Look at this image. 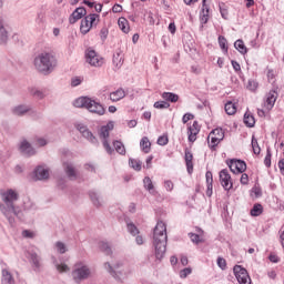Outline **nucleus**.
I'll return each instance as SVG.
<instances>
[{
    "label": "nucleus",
    "mask_w": 284,
    "mask_h": 284,
    "mask_svg": "<svg viewBox=\"0 0 284 284\" xmlns=\"http://www.w3.org/2000/svg\"><path fill=\"white\" fill-rule=\"evenodd\" d=\"M197 233H190L189 236L192 243L199 245V243H205V236H203L204 232L201 229H196Z\"/></svg>",
    "instance_id": "nucleus-20"
},
{
    "label": "nucleus",
    "mask_w": 284,
    "mask_h": 284,
    "mask_svg": "<svg viewBox=\"0 0 284 284\" xmlns=\"http://www.w3.org/2000/svg\"><path fill=\"white\" fill-rule=\"evenodd\" d=\"M252 193L254 194L255 199H258L260 196L263 195V191L258 186H254L252 189Z\"/></svg>",
    "instance_id": "nucleus-53"
},
{
    "label": "nucleus",
    "mask_w": 284,
    "mask_h": 284,
    "mask_svg": "<svg viewBox=\"0 0 284 284\" xmlns=\"http://www.w3.org/2000/svg\"><path fill=\"white\" fill-rule=\"evenodd\" d=\"M55 246L60 254H65V244L62 242H57Z\"/></svg>",
    "instance_id": "nucleus-54"
},
{
    "label": "nucleus",
    "mask_w": 284,
    "mask_h": 284,
    "mask_svg": "<svg viewBox=\"0 0 284 284\" xmlns=\"http://www.w3.org/2000/svg\"><path fill=\"white\" fill-rule=\"evenodd\" d=\"M199 132H201V125H199L197 121H194L193 124L189 125L187 134L190 143H194V141H196Z\"/></svg>",
    "instance_id": "nucleus-15"
},
{
    "label": "nucleus",
    "mask_w": 284,
    "mask_h": 284,
    "mask_svg": "<svg viewBox=\"0 0 284 284\" xmlns=\"http://www.w3.org/2000/svg\"><path fill=\"white\" fill-rule=\"evenodd\" d=\"M36 181H45L50 178V171L43 166H38L34 171Z\"/></svg>",
    "instance_id": "nucleus-17"
},
{
    "label": "nucleus",
    "mask_w": 284,
    "mask_h": 284,
    "mask_svg": "<svg viewBox=\"0 0 284 284\" xmlns=\"http://www.w3.org/2000/svg\"><path fill=\"white\" fill-rule=\"evenodd\" d=\"M170 143V140L168 139V135H161L158 139V145H168Z\"/></svg>",
    "instance_id": "nucleus-51"
},
{
    "label": "nucleus",
    "mask_w": 284,
    "mask_h": 284,
    "mask_svg": "<svg viewBox=\"0 0 284 284\" xmlns=\"http://www.w3.org/2000/svg\"><path fill=\"white\" fill-rule=\"evenodd\" d=\"M14 114H17L18 116H21L22 114H26V112H28V108L23 106V105H20V106H17L14 110H13Z\"/></svg>",
    "instance_id": "nucleus-44"
},
{
    "label": "nucleus",
    "mask_w": 284,
    "mask_h": 284,
    "mask_svg": "<svg viewBox=\"0 0 284 284\" xmlns=\"http://www.w3.org/2000/svg\"><path fill=\"white\" fill-rule=\"evenodd\" d=\"M220 12H221L222 19H227V17H230V12L225 7L220 6Z\"/></svg>",
    "instance_id": "nucleus-57"
},
{
    "label": "nucleus",
    "mask_w": 284,
    "mask_h": 284,
    "mask_svg": "<svg viewBox=\"0 0 284 284\" xmlns=\"http://www.w3.org/2000/svg\"><path fill=\"white\" fill-rule=\"evenodd\" d=\"M264 165L266 168H272V152L267 151L266 156L264 159Z\"/></svg>",
    "instance_id": "nucleus-46"
},
{
    "label": "nucleus",
    "mask_w": 284,
    "mask_h": 284,
    "mask_svg": "<svg viewBox=\"0 0 284 284\" xmlns=\"http://www.w3.org/2000/svg\"><path fill=\"white\" fill-rule=\"evenodd\" d=\"M38 72H52L57 68V58L52 53L42 52L34 59Z\"/></svg>",
    "instance_id": "nucleus-3"
},
{
    "label": "nucleus",
    "mask_w": 284,
    "mask_h": 284,
    "mask_svg": "<svg viewBox=\"0 0 284 284\" xmlns=\"http://www.w3.org/2000/svg\"><path fill=\"white\" fill-rule=\"evenodd\" d=\"M72 276L75 283H81V281H85L90 276V268L85 265H77V268L72 272Z\"/></svg>",
    "instance_id": "nucleus-11"
},
{
    "label": "nucleus",
    "mask_w": 284,
    "mask_h": 284,
    "mask_svg": "<svg viewBox=\"0 0 284 284\" xmlns=\"http://www.w3.org/2000/svg\"><path fill=\"white\" fill-rule=\"evenodd\" d=\"M225 139V133L223 132V129H214L210 132L207 136L209 141V148L213 151H216V146L221 141Z\"/></svg>",
    "instance_id": "nucleus-8"
},
{
    "label": "nucleus",
    "mask_w": 284,
    "mask_h": 284,
    "mask_svg": "<svg viewBox=\"0 0 284 284\" xmlns=\"http://www.w3.org/2000/svg\"><path fill=\"white\" fill-rule=\"evenodd\" d=\"M263 214V205L262 204H254L253 209L251 210V216H261Z\"/></svg>",
    "instance_id": "nucleus-36"
},
{
    "label": "nucleus",
    "mask_w": 284,
    "mask_h": 284,
    "mask_svg": "<svg viewBox=\"0 0 284 284\" xmlns=\"http://www.w3.org/2000/svg\"><path fill=\"white\" fill-rule=\"evenodd\" d=\"M20 152H22V154H27V156H33V154H37L34 149L32 148V144H30V142H28L27 140H23L21 142Z\"/></svg>",
    "instance_id": "nucleus-19"
},
{
    "label": "nucleus",
    "mask_w": 284,
    "mask_h": 284,
    "mask_svg": "<svg viewBox=\"0 0 284 284\" xmlns=\"http://www.w3.org/2000/svg\"><path fill=\"white\" fill-rule=\"evenodd\" d=\"M277 99L278 93L275 90H271L268 93H266L264 99V106L266 108V110H272Z\"/></svg>",
    "instance_id": "nucleus-14"
},
{
    "label": "nucleus",
    "mask_w": 284,
    "mask_h": 284,
    "mask_svg": "<svg viewBox=\"0 0 284 284\" xmlns=\"http://www.w3.org/2000/svg\"><path fill=\"white\" fill-rule=\"evenodd\" d=\"M246 88L251 92H256L258 90V82L256 80H248Z\"/></svg>",
    "instance_id": "nucleus-40"
},
{
    "label": "nucleus",
    "mask_w": 284,
    "mask_h": 284,
    "mask_svg": "<svg viewBox=\"0 0 284 284\" xmlns=\"http://www.w3.org/2000/svg\"><path fill=\"white\" fill-rule=\"evenodd\" d=\"M241 183H242V185H247V183H250V176L247 175V173H243L242 175H241Z\"/></svg>",
    "instance_id": "nucleus-59"
},
{
    "label": "nucleus",
    "mask_w": 284,
    "mask_h": 284,
    "mask_svg": "<svg viewBox=\"0 0 284 284\" xmlns=\"http://www.w3.org/2000/svg\"><path fill=\"white\" fill-rule=\"evenodd\" d=\"M164 187L168 192H172L174 190V183L168 180L164 182Z\"/></svg>",
    "instance_id": "nucleus-56"
},
{
    "label": "nucleus",
    "mask_w": 284,
    "mask_h": 284,
    "mask_svg": "<svg viewBox=\"0 0 284 284\" xmlns=\"http://www.w3.org/2000/svg\"><path fill=\"white\" fill-rule=\"evenodd\" d=\"M88 14V11L83 7L77 8L69 18V23L74 24L79 19H83Z\"/></svg>",
    "instance_id": "nucleus-16"
},
{
    "label": "nucleus",
    "mask_w": 284,
    "mask_h": 284,
    "mask_svg": "<svg viewBox=\"0 0 284 284\" xmlns=\"http://www.w3.org/2000/svg\"><path fill=\"white\" fill-rule=\"evenodd\" d=\"M268 260L271 261V263H278V261H280L278 255H276V254H271L268 256Z\"/></svg>",
    "instance_id": "nucleus-63"
},
{
    "label": "nucleus",
    "mask_w": 284,
    "mask_h": 284,
    "mask_svg": "<svg viewBox=\"0 0 284 284\" xmlns=\"http://www.w3.org/2000/svg\"><path fill=\"white\" fill-rule=\"evenodd\" d=\"M231 64H232L233 70H234L235 72H241V64H240L236 60H232V61H231Z\"/></svg>",
    "instance_id": "nucleus-60"
},
{
    "label": "nucleus",
    "mask_w": 284,
    "mask_h": 284,
    "mask_svg": "<svg viewBox=\"0 0 284 284\" xmlns=\"http://www.w3.org/2000/svg\"><path fill=\"white\" fill-rule=\"evenodd\" d=\"M100 250L105 252V254H112V250L110 248V244L106 242H100Z\"/></svg>",
    "instance_id": "nucleus-42"
},
{
    "label": "nucleus",
    "mask_w": 284,
    "mask_h": 284,
    "mask_svg": "<svg viewBox=\"0 0 284 284\" xmlns=\"http://www.w3.org/2000/svg\"><path fill=\"white\" fill-rule=\"evenodd\" d=\"M184 160H185V164H186V169H187L189 174H192V172H194V162H193L194 161V155L187 149H185Z\"/></svg>",
    "instance_id": "nucleus-18"
},
{
    "label": "nucleus",
    "mask_w": 284,
    "mask_h": 284,
    "mask_svg": "<svg viewBox=\"0 0 284 284\" xmlns=\"http://www.w3.org/2000/svg\"><path fill=\"white\" fill-rule=\"evenodd\" d=\"M113 145L115 148V151L118 154H121L122 156H125V145L121 141H114Z\"/></svg>",
    "instance_id": "nucleus-37"
},
{
    "label": "nucleus",
    "mask_w": 284,
    "mask_h": 284,
    "mask_svg": "<svg viewBox=\"0 0 284 284\" xmlns=\"http://www.w3.org/2000/svg\"><path fill=\"white\" fill-rule=\"evenodd\" d=\"M234 276L237 278L240 284H252V278L247 270L243 268L241 265H235L233 267Z\"/></svg>",
    "instance_id": "nucleus-10"
},
{
    "label": "nucleus",
    "mask_w": 284,
    "mask_h": 284,
    "mask_svg": "<svg viewBox=\"0 0 284 284\" xmlns=\"http://www.w3.org/2000/svg\"><path fill=\"white\" fill-rule=\"evenodd\" d=\"M162 99H164V101H170L171 103H176V101H179V95L172 92H163Z\"/></svg>",
    "instance_id": "nucleus-28"
},
{
    "label": "nucleus",
    "mask_w": 284,
    "mask_h": 284,
    "mask_svg": "<svg viewBox=\"0 0 284 284\" xmlns=\"http://www.w3.org/2000/svg\"><path fill=\"white\" fill-rule=\"evenodd\" d=\"M220 183L222 187L227 191L234 187V184L232 183V175H230V171H227V169L220 171Z\"/></svg>",
    "instance_id": "nucleus-13"
},
{
    "label": "nucleus",
    "mask_w": 284,
    "mask_h": 284,
    "mask_svg": "<svg viewBox=\"0 0 284 284\" xmlns=\"http://www.w3.org/2000/svg\"><path fill=\"white\" fill-rule=\"evenodd\" d=\"M278 169L281 174H284V159L278 161Z\"/></svg>",
    "instance_id": "nucleus-64"
},
{
    "label": "nucleus",
    "mask_w": 284,
    "mask_h": 284,
    "mask_svg": "<svg viewBox=\"0 0 284 284\" xmlns=\"http://www.w3.org/2000/svg\"><path fill=\"white\" fill-rule=\"evenodd\" d=\"M104 267L108 270L111 276H113V278L121 281V283H123L125 278L132 274L130 264L123 262H119L114 266H112L110 263H105Z\"/></svg>",
    "instance_id": "nucleus-5"
},
{
    "label": "nucleus",
    "mask_w": 284,
    "mask_h": 284,
    "mask_svg": "<svg viewBox=\"0 0 284 284\" xmlns=\"http://www.w3.org/2000/svg\"><path fill=\"white\" fill-rule=\"evenodd\" d=\"M252 148L254 154H261V148L258 146V142L252 140Z\"/></svg>",
    "instance_id": "nucleus-58"
},
{
    "label": "nucleus",
    "mask_w": 284,
    "mask_h": 284,
    "mask_svg": "<svg viewBox=\"0 0 284 284\" xmlns=\"http://www.w3.org/2000/svg\"><path fill=\"white\" fill-rule=\"evenodd\" d=\"M266 77L268 83H276V72L274 71V69H267Z\"/></svg>",
    "instance_id": "nucleus-39"
},
{
    "label": "nucleus",
    "mask_w": 284,
    "mask_h": 284,
    "mask_svg": "<svg viewBox=\"0 0 284 284\" xmlns=\"http://www.w3.org/2000/svg\"><path fill=\"white\" fill-rule=\"evenodd\" d=\"M118 26H119L120 30H122L124 32V34H128V32H130V22H128V19H125L123 17L119 18Z\"/></svg>",
    "instance_id": "nucleus-25"
},
{
    "label": "nucleus",
    "mask_w": 284,
    "mask_h": 284,
    "mask_svg": "<svg viewBox=\"0 0 284 284\" xmlns=\"http://www.w3.org/2000/svg\"><path fill=\"white\" fill-rule=\"evenodd\" d=\"M55 267L60 274H63V272H70V266L67 264H58Z\"/></svg>",
    "instance_id": "nucleus-47"
},
{
    "label": "nucleus",
    "mask_w": 284,
    "mask_h": 284,
    "mask_svg": "<svg viewBox=\"0 0 284 284\" xmlns=\"http://www.w3.org/2000/svg\"><path fill=\"white\" fill-rule=\"evenodd\" d=\"M227 165L233 174H243L247 170V164L241 160H230Z\"/></svg>",
    "instance_id": "nucleus-12"
},
{
    "label": "nucleus",
    "mask_w": 284,
    "mask_h": 284,
    "mask_svg": "<svg viewBox=\"0 0 284 284\" xmlns=\"http://www.w3.org/2000/svg\"><path fill=\"white\" fill-rule=\"evenodd\" d=\"M224 110H225L226 114L232 116L236 112V104H234L232 101H229V102H226Z\"/></svg>",
    "instance_id": "nucleus-33"
},
{
    "label": "nucleus",
    "mask_w": 284,
    "mask_h": 284,
    "mask_svg": "<svg viewBox=\"0 0 284 284\" xmlns=\"http://www.w3.org/2000/svg\"><path fill=\"white\" fill-rule=\"evenodd\" d=\"M30 262L33 264L36 270H39V267H41V262L39 260V255H37L36 253L30 254Z\"/></svg>",
    "instance_id": "nucleus-38"
},
{
    "label": "nucleus",
    "mask_w": 284,
    "mask_h": 284,
    "mask_svg": "<svg viewBox=\"0 0 284 284\" xmlns=\"http://www.w3.org/2000/svg\"><path fill=\"white\" fill-rule=\"evenodd\" d=\"M83 135L89 139V141H91V143H97V138L94 136V134H92V132L85 130L83 131Z\"/></svg>",
    "instance_id": "nucleus-48"
},
{
    "label": "nucleus",
    "mask_w": 284,
    "mask_h": 284,
    "mask_svg": "<svg viewBox=\"0 0 284 284\" xmlns=\"http://www.w3.org/2000/svg\"><path fill=\"white\" fill-rule=\"evenodd\" d=\"M128 232H130V234H132V236H136V234H139V229L133 223H129Z\"/></svg>",
    "instance_id": "nucleus-43"
},
{
    "label": "nucleus",
    "mask_w": 284,
    "mask_h": 284,
    "mask_svg": "<svg viewBox=\"0 0 284 284\" xmlns=\"http://www.w3.org/2000/svg\"><path fill=\"white\" fill-rule=\"evenodd\" d=\"M36 145H37L38 148H43V145H48V141H45V139L38 138Z\"/></svg>",
    "instance_id": "nucleus-62"
},
{
    "label": "nucleus",
    "mask_w": 284,
    "mask_h": 284,
    "mask_svg": "<svg viewBox=\"0 0 284 284\" xmlns=\"http://www.w3.org/2000/svg\"><path fill=\"white\" fill-rule=\"evenodd\" d=\"M97 23H99V14L91 13V14L87 16L81 21V26H80L81 33L88 34V32H90V30H92V28H94V26H97Z\"/></svg>",
    "instance_id": "nucleus-7"
},
{
    "label": "nucleus",
    "mask_w": 284,
    "mask_h": 284,
    "mask_svg": "<svg viewBox=\"0 0 284 284\" xmlns=\"http://www.w3.org/2000/svg\"><path fill=\"white\" fill-rule=\"evenodd\" d=\"M22 236H24V239H34V232L24 230Z\"/></svg>",
    "instance_id": "nucleus-61"
},
{
    "label": "nucleus",
    "mask_w": 284,
    "mask_h": 284,
    "mask_svg": "<svg viewBox=\"0 0 284 284\" xmlns=\"http://www.w3.org/2000/svg\"><path fill=\"white\" fill-rule=\"evenodd\" d=\"M217 41H219V45H220L221 50L223 51V53L227 54V50H229L227 39H225V37H223V36H220Z\"/></svg>",
    "instance_id": "nucleus-34"
},
{
    "label": "nucleus",
    "mask_w": 284,
    "mask_h": 284,
    "mask_svg": "<svg viewBox=\"0 0 284 284\" xmlns=\"http://www.w3.org/2000/svg\"><path fill=\"white\" fill-rule=\"evenodd\" d=\"M234 48L237 49L241 54H247V47H245V42H243V40H236Z\"/></svg>",
    "instance_id": "nucleus-29"
},
{
    "label": "nucleus",
    "mask_w": 284,
    "mask_h": 284,
    "mask_svg": "<svg viewBox=\"0 0 284 284\" xmlns=\"http://www.w3.org/2000/svg\"><path fill=\"white\" fill-rule=\"evenodd\" d=\"M64 170L70 179H77V171L70 163H64Z\"/></svg>",
    "instance_id": "nucleus-32"
},
{
    "label": "nucleus",
    "mask_w": 284,
    "mask_h": 284,
    "mask_svg": "<svg viewBox=\"0 0 284 284\" xmlns=\"http://www.w3.org/2000/svg\"><path fill=\"white\" fill-rule=\"evenodd\" d=\"M2 284H14V277L8 270H2Z\"/></svg>",
    "instance_id": "nucleus-27"
},
{
    "label": "nucleus",
    "mask_w": 284,
    "mask_h": 284,
    "mask_svg": "<svg viewBox=\"0 0 284 284\" xmlns=\"http://www.w3.org/2000/svg\"><path fill=\"white\" fill-rule=\"evenodd\" d=\"M153 245L155 247L156 258H162L165 255L168 247V225L165 222L159 221L153 232Z\"/></svg>",
    "instance_id": "nucleus-1"
},
{
    "label": "nucleus",
    "mask_w": 284,
    "mask_h": 284,
    "mask_svg": "<svg viewBox=\"0 0 284 284\" xmlns=\"http://www.w3.org/2000/svg\"><path fill=\"white\" fill-rule=\"evenodd\" d=\"M74 108H84L89 110L92 114H98V116H103L105 114V108L103 105L88 97L78 98L73 102Z\"/></svg>",
    "instance_id": "nucleus-4"
},
{
    "label": "nucleus",
    "mask_w": 284,
    "mask_h": 284,
    "mask_svg": "<svg viewBox=\"0 0 284 284\" xmlns=\"http://www.w3.org/2000/svg\"><path fill=\"white\" fill-rule=\"evenodd\" d=\"M244 123H245V125H247V128H254L256 120L254 119V115L246 112L244 114Z\"/></svg>",
    "instance_id": "nucleus-31"
},
{
    "label": "nucleus",
    "mask_w": 284,
    "mask_h": 284,
    "mask_svg": "<svg viewBox=\"0 0 284 284\" xmlns=\"http://www.w3.org/2000/svg\"><path fill=\"white\" fill-rule=\"evenodd\" d=\"M0 39L2 43H6V41H8V32H6V29L1 24H0Z\"/></svg>",
    "instance_id": "nucleus-45"
},
{
    "label": "nucleus",
    "mask_w": 284,
    "mask_h": 284,
    "mask_svg": "<svg viewBox=\"0 0 284 284\" xmlns=\"http://www.w3.org/2000/svg\"><path fill=\"white\" fill-rule=\"evenodd\" d=\"M114 130V124L113 123H108L104 126H101L100 129V139H102V144L104 150L108 152V154H112L114 150L112 146H110V143L108 142V138L110 136V132Z\"/></svg>",
    "instance_id": "nucleus-6"
},
{
    "label": "nucleus",
    "mask_w": 284,
    "mask_h": 284,
    "mask_svg": "<svg viewBox=\"0 0 284 284\" xmlns=\"http://www.w3.org/2000/svg\"><path fill=\"white\" fill-rule=\"evenodd\" d=\"M123 53H115L113 55V65L119 70L123 65Z\"/></svg>",
    "instance_id": "nucleus-30"
},
{
    "label": "nucleus",
    "mask_w": 284,
    "mask_h": 284,
    "mask_svg": "<svg viewBox=\"0 0 284 284\" xmlns=\"http://www.w3.org/2000/svg\"><path fill=\"white\" fill-rule=\"evenodd\" d=\"M143 183L145 190H148L150 194H156V191L154 190V183L152 182V179H150V176H145Z\"/></svg>",
    "instance_id": "nucleus-26"
},
{
    "label": "nucleus",
    "mask_w": 284,
    "mask_h": 284,
    "mask_svg": "<svg viewBox=\"0 0 284 284\" xmlns=\"http://www.w3.org/2000/svg\"><path fill=\"white\" fill-rule=\"evenodd\" d=\"M200 21H201L202 26H205V23H207V21H210V8H207V6L205 4V0H203V8H202Z\"/></svg>",
    "instance_id": "nucleus-23"
},
{
    "label": "nucleus",
    "mask_w": 284,
    "mask_h": 284,
    "mask_svg": "<svg viewBox=\"0 0 284 284\" xmlns=\"http://www.w3.org/2000/svg\"><path fill=\"white\" fill-rule=\"evenodd\" d=\"M217 266L222 270H226L227 261H225L223 257H217Z\"/></svg>",
    "instance_id": "nucleus-50"
},
{
    "label": "nucleus",
    "mask_w": 284,
    "mask_h": 284,
    "mask_svg": "<svg viewBox=\"0 0 284 284\" xmlns=\"http://www.w3.org/2000/svg\"><path fill=\"white\" fill-rule=\"evenodd\" d=\"M153 108L156 110H168V108H170V103L165 101H158L153 104Z\"/></svg>",
    "instance_id": "nucleus-41"
},
{
    "label": "nucleus",
    "mask_w": 284,
    "mask_h": 284,
    "mask_svg": "<svg viewBox=\"0 0 284 284\" xmlns=\"http://www.w3.org/2000/svg\"><path fill=\"white\" fill-rule=\"evenodd\" d=\"M129 165H130V168H132L133 170H135V172H141L142 162H141L140 160L130 159V160H129Z\"/></svg>",
    "instance_id": "nucleus-35"
},
{
    "label": "nucleus",
    "mask_w": 284,
    "mask_h": 284,
    "mask_svg": "<svg viewBox=\"0 0 284 284\" xmlns=\"http://www.w3.org/2000/svg\"><path fill=\"white\" fill-rule=\"evenodd\" d=\"M190 274H192V270L190 267H186V268L180 271L181 278H187V276H190Z\"/></svg>",
    "instance_id": "nucleus-49"
},
{
    "label": "nucleus",
    "mask_w": 284,
    "mask_h": 284,
    "mask_svg": "<svg viewBox=\"0 0 284 284\" xmlns=\"http://www.w3.org/2000/svg\"><path fill=\"white\" fill-rule=\"evenodd\" d=\"M121 99H125V91L123 89H118L114 92L110 93V100L114 102L121 101Z\"/></svg>",
    "instance_id": "nucleus-24"
},
{
    "label": "nucleus",
    "mask_w": 284,
    "mask_h": 284,
    "mask_svg": "<svg viewBox=\"0 0 284 284\" xmlns=\"http://www.w3.org/2000/svg\"><path fill=\"white\" fill-rule=\"evenodd\" d=\"M85 59H87V63L89 65H93V68H101V65H103V63H105L103 58H101V55H99L97 53V51H94L92 49L87 50Z\"/></svg>",
    "instance_id": "nucleus-9"
},
{
    "label": "nucleus",
    "mask_w": 284,
    "mask_h": 284,
    "mask_svg": "<svg viewBox=\"0 0 284 284\" xmlns=\"http://www.w3.org/2000/svg\"><path fill=\"white\" fill-rule=\"evenodd\" d=\"M140 148L144 154H150L152 150V142H150V139L148 136H143L140 141Z\"/></svg>",
    "instance_id": "nucleus-22"
},
{
    "label": "nucleus",
    "mask_w": 284,
    "mask_h": 284,
    "mask_svg": "<svg viewBox=\"0 0 284 284\" xmlns=\"http://www.w3.org/2000/svg\"><path fill=\"white\" fill-rule=\"evenodd\" d=\"M194 114L192 113H185L182 118V123H187L189 121H193Z\"/></svg>",
    "instance_id": "nucleus-55"
},
{
    "label": "nucleus",
    "mask_w": 284,
    "mask_h": 284,
    "mask_svg": "<svg viewBox=\"0 0 284 284\" xmlns=\"http://www.w3.org/2000/svg\"><path fill=\"white\" fill-rule=\"evenodd\" d=\"M205 179H206V196H212L213 183H214V176L212 175V171H207L205 173Z\"/></svg>",
    "instance_id": "nucleus-21"
},
{
    "label": "nucleus",
    "mask_w": 284,
    "mask_h": 284,
    "mask_svg": "<svg viewBox=\"0 0 284 284\" xmlns=\"http://www.w3.org/2000/svg\"><path fill=\"white\" fill-rule=\"evenodd\" d=\"M0 196L4 203V205L0 204V210L8 219L9 223H12L13 220L10 217V214H17V206H14V203L19 201V192L12 189L0 190Z\"/></svg>",
    "instance_id": "nucleus-2"
},
{
    "label": "nucleus",
    "mask_w": 284,
    "mask_h": 284,
    "mask_svg": "<svg viewBox=\"0 0 284 284\" xmlns=\"http://www.w3.org/2000/svg\"><path fill=\"white\" fill-rule=\"evenodd\" d=\"M90 199L93 202V205H95V207H99L101 205V203L99 202V197L94 192L90 193Z\"/></svg>",
    "instance_id": "nucleus-52"
}]
</instances>
